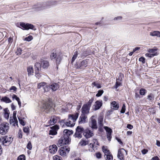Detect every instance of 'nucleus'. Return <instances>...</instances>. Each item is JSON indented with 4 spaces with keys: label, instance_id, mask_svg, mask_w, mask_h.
I'll use <instances>...</instances> for the list:
<instances>
[{
    "label": "nucleus",
    "instance_id": "57",
    "mask_svg": "<svg viewBox=\"0 0 160 160\" xmlns=\"http://www.w3.org/2000/svg\"><path fill=\"white\" fill-rule=\"evenodd\" d=\"M96 156L97 158H101V154L100 152H98L96 153Z\"/></svg>",
    "mask_w": 160,
    "mask_h": 160
},
{
    "label": "nucleus",
    "instance_id": "9",
    "mask_svg": "<svg viewBox=\"0 0 160 160\" xmlns=\"http://www.w3.org/2000/svg\"><path fill=\"white\" fill-rule=\"evenodd\" d=\"M38 89L42 88L44 92H48L49 90V86L44 82H42L38 84Z\"/></svg>",
    "mask_w": 160,
    "mask_h": 160
},
{
    "label": "nucleus",
    "instance_id": "19",
    "mask_svg": "<svg viewBox=\"0 0 160 160\" xmlns=\"http://www.w3.org/2000/svg\"><path fill=\"white\" fill-rule=\"evenodd\" d=\"M59 83H53L49 86V90L51 89L52 91H56L59 88Z\"/></svg>",
    "mask_w": 160,
    "mask_h": 160
},
{
    "label": "nucleus",
    "instance_id": "35",
    "mask_svg": "<svg viewBox=\"0 0 160 160\" xmlns=\"http://www.w3.org/2000/svg\"><path fill=\"white\" fill-rule=\"evenodd\" d=\"M104 157L106 160H113V156L110 153L104 155Z\"/></svg>",
    "mask_w": 160,
    "mask_h": 160
},
{
    "label": "nucleus",
    "instance_id": "24",
    "mask_svg": "<svg viewBox=\"0 0 160 160\" xmlns=\"http://www.w3.org/2000/svg\"><path fill=\"white\" fill-rule=\"evenodd\" d=\"M9 121L11 124H12L13 126H15L16 125L18 126V121L17 118L11 117Z\"/></svg>",
    "mask_w": 160,
    "mask_h": 160
},
{
    "label": "nucleus",
    "instance_id": "2",
    "mask_svg": "<svg viewBox=\"0 0 160 160\" xmlns=\"http://www.w3.org/2000/svg\"><path fill=\"white\" fill-rule=\"evenodd\" d=\"M70 142V140L69 137H61L59 139L57 143V145L58 147L62 146L64 145L68 144Z\"/></svg>",
    "mask_w": 160,
    "mask_h": 160
},
{
    "label": "nucleus",
    "instance_id": "27",
    "mask_svg": "<svg viewBox=\"0 0 160 160\" xmlns=\"http://www.w3.org/2000/svg\"><path fill=\"white\" fill-rule=\"evenodd\" d=\"M41 66L43 68H47L49 66V62L46 60H42L41 62V63H40Z\"/></svg>",
    "mask_w": 160,
    "mask_h": 160
},
{
    "label": "nucleus",
    "instance_id": "12",
    "mask_svg": "<svg viewBox=\"0 0 160 160\" xmlns=\"http://www.w3.org/2000/svg\"><path fill=\"white\" fill-rule=\"evenodd\" d=\"M20 26L23 28V29L28 30L29 29H34V26L32 24L28 23L25 24L24 22H20Z\"/></svg>",
    "mask_w": 160,
    "mask_h": 160
},
{
    "label": "nucleus",
    "instance_id": "54",
    "mask_svg": "<svg viewBox=\"0 0 160 160\" xmlns=\"http://www.w3.org/2000/svg\"><path fill=\"white\" fill-rule=\"evenodd\" d=\"M22 50L21 48H19L18 49L17 51L16 52L17 55H20L21 54V52H22Z\"/></svg>",
    "mask_w": 160,
    "mask_h": 160
},
{
    "label": "nucleus",
    "instance_id": "59",
    "mask_svg": "<svg viewBox=\"0 0 160 160\" xmlns=\"http://www.w3.org/2000/svg\"><path fill=\"white\" fill-rule=\"evenodd\" d=\"M151 160H159V159L158 156H155L152 157Z\"/></svg>",
    "mask_w": 160,
    "mask_h": 160
},
{
    "label": "nucleus",
    "instance_id": "17",
    "mask_svg": "<svg viewBox=\"0 0 160 160\" xmlns=\"http://www.w3.org/2000/svg\"><path fill=\"white\" fill-rule=\"evenodd\" d=\"M104 129L106 130L107 132V136L108 140L110 141L111 138V133L112 132V130L110 128L105 126L104 127Z\"/></svg>",
    "mask_w": 160,
    "mask_h": 160
},
{
    "label": "nucleus",
    "instance_id": "14",
    "mask_svg": "<svg viewBox=\"0 0 160 160\" xmlns=\"http://www.w3.org/2000/svg\"><path fill=\"white\" fill-rule=\"evenodd\" d=\"M59 118L56 116H52L48 122V126L49 125H52L56 123L57 121H58Z\"/></svg>",
    "mask_w": 160,
    "mask_h": 160
},
{
    "label": "nucleus",
    "instance_id": "50",
    "mask_svg": "<svg viewBox=\"0 0 160 160\" xmlns=\"http://www.w3.org/2000/svg\"><path fill=\"white\" fill-rule=\"evenodd\" d=\"M53 160H61V158L58 156L55 155L53 157Z\"/></svg>",
    "mask_w": 160,
    "mask_h": 160
},
{
    "label": "nucleus",
    "instance_id": "36",
    "mask_svg": "<svg viewBox=\"0 0 160 160\" xmlns=\"http://www.w3.org/2000/svg\"><path fill=\"white\" fill-rule=\"evenodd\" d=\"M103 121V118L102 117H100L98 118V123L100 126L101 127L102 126Z\"/></svg>",
    "mask_w": 160,
    "mask_h": 160
},
{
    "label": "nucleus",
    "instance_id": "58",
    "mask_svg": "<svg viewBox=\"0 0 160 160\" xmlns=\"http://www.w3.org/2000/svg\"><path fill=\"white\" fill-rule=\"evenodd\" d=\"M127 127L130 129H131L133 128V126L130 124H128L127 125Z\"/></svg>",
    "mask_w": 160,
    "mask_h": 160
},
{
    "label": "nucleus",
    "instance_id": "44",
    "mask_svg": "<svg viewBox=\"0 0 160 160\" xmlns=\"http://www.w3.org/2000/svg\"><path fill=\"white\" fill-rule=\"evenodd\" d=\"M103 90H99L98 91V93L96 94V96H97V97H100L102 95V94H103Z\"/></svg>",
    "mask_w": 160,
    "mask_h": 160
},
{
    "label": "nucleus",
    "instance_id": "1",
    "mask_svg": "<svg viewBox=\"0 0 160 160\" xmlns=\"http://www.w3.org/2000/svg\"><path fill=\"white\" fill-rule=\"evenodd\" d=\"M9 129V124L8 123H3L0 125V133L2 135H5L8 131Z\"/></svg>",
    "mask_w": 160,
    "mask_h": 160
},
{
    "label": "nucleus",
    "instance_id": "26",
    "mask_svg": "<svg viewBox=\"0 0 160 160\" xmlns=\"http://www.w3.org/2000/svg\"><path fill=\"white\" fill-rule=\"evenodd\" d=\"M111 106L113 109L115 110H118L119 107V104L115 101L111 102Z\"/></svg>",
    "mask_w": 160,
    "mask_h": 160
},
{
    "label": "nucleus",
    "instance_id": "34",
    "mask_svg": "<svg viewBox=\"0 0 160 160\" xmlns=\"http://www.w3.org/2000/svg\"><path fill=\"white\" fill-rule=\"evenodd\" d=\"M102 150L103 152L104 153V155L110 153V151L106 147L104 146H103L102 147Z\"/></svg>",
    "mask_w": 160,
    "mask_h": 160
},
{
    "label": "nucleus",
    "instance_id": "55",
    "mask_svg": "<svg viewBox=\"0 0 160 160\" xmlns=\"http://www.w3.org/2000/svg\"><path fill=\"white\" fill-rule=\"evenodd\" d=\"M12 98L13 99H15L17 101H18L19 99H20L18 97H17V96L15 94L13 95Z\"/></svg>",
    "mask_w": 160,
    "mask_h": 160
},
{
    "label": "nucleus",
    "instance_id": "15",
    "mask_svg": "<svg viewBox=\"0 0 160 160\" xmlns=\"http://www.w3.org/2000/svg\"><path fill=\"white\" fill-rule=\"evenodd\" d=\"M52 104L51 102H46L43 106V108L46 110V112L48 113L52 109Z\"/></svg>",
    "mask_w": 160,
    "mask_h": 160
},
{
    "label": "nucleus",
    "instance_id": "62",
    "mask_svg": "<svg viewBox=\"0 0 160 160\" xmlns=\"http://www.w3.org/2000/svg\"><path fill=\"white\" fill-rule=\"evenodd\" d=\"M95 87L98 88H101V86L100 84L98 83H97L96 84H95Z\"/></svg>",
    "mask_w": 160,
    "mask_h": 160
},
{
    "label": "nucleus",
    "instance_id": "43",
    "mask_svg": "<svg viewBox=\"0 0 160 160\" xmlns=\"http://www.w3.org/2000/svg\"><path fill=\"white\" fill-rule=\"evenodd\" d=\"M33 39L31 35L29 36L28 37L25 38L24 40L28 42H29L32 40Z\"/></svg>",
    "mask_w": 160,
    "mask_h": 160
},
{
    "label": "nucleus",
    "instance_id": "52",
    "mask_svg": "<svg viewBox=\"0 0 160 160\" xmlns=\"http://www.w3.org/2000/svg\"><path fill=\"white\" fill-rule=\"evenodd\" d=\"M17 88L15 86H12L9 88V91H12V92H13L14 91H16L17 90Z\"/></svg>",
    "mask_w": 160,
    "mask_h": 160
},
{
    "label": "nucleus",
    "instance_id": "22",
    "mask_svg": "<svg viewBox=\"0 0 160 160\" xmlns=\"http://www.w3.org/2000/svg\"><path fill=\"white\" fill-rule=\"evenodd\" d=\"M90 109V107L87 105L84 104L82 108V114H87L88 113Z\"/></svg>",
    "mask_w": 160,
    "mask_h": 160
},
{
    "label": "nucleus",
    "instance_id": "53",
    "mask_svg": "<svg viewBox=\"0 0 160 160\" xmlns=\"http://www.w3.org/2000/svg\"><path fill=\"white\" fill-rule=\"evenodd\" d=\"M139 61L143 63H145V59L143 57L140 58L139 59Z\"/></svg>",
    "mask_w": 160,
    "mask_h": 160
},
{
    "label": "nucleus",
    "instance_id": "60",
    "mask_svg": "<svg viewBox=\"0 0 160 160\" xmlns=\"http://www.w3.org/2000/svg\"><path fill=\"white\" fill-rule=\"evenodd\" d=\"M36 9H37V10H41L43 8V7H42V6H38L36 8H35Z\"/></svg>",
    "mask_w": 160,
    "mask_h": 160
},
{
    "label": "nucleus",
    "instance_id": "30",
    "mask_svg": "<svg viewBox=\"0 0 160 160\" xmlns=\"http://www.w3.org/2000/svg\"><path fill=\"white\" fill-rule=\"evenodd\" d=\"M27 72L28 75H32L34 73L33 69L32 67L30 66L27 68Z\"/></svg>",
    "mask_w": 160,
    "mask_h": 160
},
{
    "label": "nucleus",
    "instance_id": "49",
    "mask_svg": "<svg viewBox=\"0 0 160 160\" xmlns=\"http://www.w3.org/2000/svg\"><path fill=\"white\" fill-rule=\"evenodd\" d=\"M93 102V99H91L90 100H89L88 102V103H87L86 104H85V105H87L90 108V107L91 106V105Z\"/></svg>",
    "mask_w": 160,
    "mask_h": 160
},
{
    "label": "nucleus",
    "instance_id": "63",
    "mask_svg": "<svg viewBox=\"0 0 160 160\" xmlns=\"http://www.w3.org/2000/svg\"><path fill=\"white\" fill-rule=\"evenodd\" d=\"M135 97L137 98H140V96L138 94V93H135Z\"/></svg>",
    "mask_w": 160,
    "mask_h": 160
},
{
    "label": "nucleus",
    "instance_id": "47",
    "mask_svg": "<svg viewBox=\"0 0 160 160\" xmlns=\"http://www.w3.org/2000/svg\"><path fill=\"white\" fill-rule=\"evenodd\" d=\"M18 137L21 138L22 137V132L21 129H19L18 134Z\"/></svg>",
    "mask_w": 160,
    "mask_h": 160
},
{
    "label": "nucleus",
    "instance_id": "46",
    "mask_svg": "<svg viewBox=\"0 0 160 160\" xmlns=\"http://www.w3.org/2000/svg\"><path fill=\"white\" fill-rule=\"evenodd\" d=\"M27 148L29 150H31L32 149V145L31 142L30 141L28 143L27 146Z\"/></svg>",
    "mask_w": 160,
    "mask_h": 160
},
{
    "label": "nucleus",
    "instance_id": "45",
    "mask_svg": "<svg viewBox=\"0 0 160 160\" xmlns=\"http://www.w3.org/2000/svg\"><path fill=\"white\" fill-rule=\"evenodd\" d=\"M18 117L19 122L20 124L23 126L25 125V122L20 117H18Z\"/></svg>",
    "mask_w": 160,
    "mask_h": 160
},
{
    "label": "nucleus",
    "instance_id": "28",
    "mask_svg": "<svg viewBox=\"0 0 160 160\" xmlns=\"http://www.w3.org/2000/svg\"><path fill=\"white\" fill-rule=\"evenodd\" d=\"M150 35L151 36L158 37H160V32L158 31H154L150 32Z\"/></svg>",
    "mask_w": 160,
    "mask_h": 160
},
{
    "label": "nucleus",
    "instance_id": "4",
    "mask_svg": "<svg viewBox=\"0 0 160 160\" xmlns=\"http://www.w3.org/2000/svg\"><path fill=\"white\" fill-rule=\"evenodd\" d=\"M157 49L149 48L147 50L148 53H146L145 56L146 57L149 58H152L155 56L157 55Z\"/></svg>",
    "mask_w": 160,
    "mask_h": 160
},
{
    "label": "nucleus",
    "instance_id": "6",
    "mask_svg": "<svg viewBox=\"0 0 160 160\" xmlns=\"http://www.w3.org/2000/svg\"><path fill=\"white\" fill-rule=\"evenodd\" d=\"M127 154L126 151L123 148L118 150L117 157L120 160H124V155Z\"/></svg>",
    "mask_w": 160,
    "mask_h": 160
},
{
    "label": "nucleus",
    "instance_id": "40",
    "mask_svg": "<svg viewBox=\"0 0 160 160\" xmlns=\"http://www.w3.org/2000/svg\"><path fill=\"white\" fill-rule=\"evenodd\" d=\"M146 92V91L145 89L142 88L140 89L139 93L141 95H144Z\"/></svg>",
    "mask_w": 160,
    "mask_h": 160
},
{
    "label": "nucleus",
    "instance_id": "25",
    "mask_svg": "<svg viewBox=\"0 0 160 160\" xmlns=\"http://www.w3.org/2000/svg\"><path fill=\"white\" fill-rule=\"evenodd\" d=\"M41 65L39 62H37L35 63L34 65L35 73L38 74L39 73L41 69Z\"/></svg>",
    "mask_w": 160,
    "mask_h": 160
},
{
    "label": "nucleus",
    "instance_id": "11",
    "mask_svg": "<svg viewBox=\"0 0 160 160\" xmlns=\"http://www.w3.org/2000/svg\"><path fill=\"white\" fill-rule=\"evenodd\" d=\"M0 140L3 144L7 145V144H9L10 143L11 138L10 137L6 136L1 138Z\"/></svg>",
    "mask_w": 160,
    "mask_h": 160
},
{
    "label": "nucleus",
    "instance_id": "21",
    "mask_svg": "<svg viewBox=\"0 0 160 160\" xmlns=\"http://www.w3.org/2000/svg\"><path fill=\"white\" fill-rule=\"evenodd\" d=\"M102 105V101H97L95 102L94 105V110H97L99 109Z\"/></svg>",
    "mask_w": 160,
    "mask_h": 160
},
{
    "label": "nucleus",
    "instance_id": "39",
    "mask_svg": "<svg viewBox=\"0 0 160 160\" xmlns=\"http://www.w3.org/2000/svg\"><path fill=\"white\" fill-rule=\"evenodd\" d=\"M148 99H149L150 101H152L154 99V97L153 94L150 93L148 96Z\"/></svg>",
    "mask_w": 160,
    "mask_h": 160
},
{
    "label": "nucleus",
    "instance_id": "20",
    "mask_svg": "<svg viewBox=\"0 0 160 160\" xmlns=\"http://www.w3.org/2000/svg\"><path fill=\"white\" fill-rule=\"evenodd\" d=\"M58 126L55 125L52 127L51 130L49 131V135H55L57 134V130L59 129Z\"/></svg>",
    "mask_w": 160,
    "mask_h": 160
},
{
    "label": "nucleus",
    "instance_id": "51",
    "mask_svg": "<svg viewBox=\"0 0 160 160\" xmlns=\"http://www.w3.org/2000/svg\"><path fill=\"white\" fill-rule=\"evenodd\" d=\"M28 127H24L23 129V132L26 133H29V130H28Z\"/></svg>",
    "mask_w": 160,
    "mask_h": 160
},
{
    "label": "nucleus",
    "instance_id": "16",
    "mask_svg": "<svg viewBox=\"0 0 160 160\" xmlns=\"http://www.w3.org/2000/svg\"><path fill=\"white\" fill-rule=\"evenodd\" d=\"M88 63L86 60H84L82 61L79 63L78 64L77 68L80 69L84 68L87 66Z\"/></svg>",
    "mask_w": 160,
    "mask_h": 160
},
{
    "label": "nucleus",
    "instance_id": "10",
    "mask_svg": "<svg viewBox=\"0 0 160 160\" xmlns=\"http://www.w3.org/2000/svg\"><path fill=\"white\" fill-rule=\"evenodd\" d=\"M51 58L52 60H54L56 61L57 64L60 63L61 61V57L59 55H56V53L53 52L51 54Z\"/></svg>",
    "mask_w": 160,
    "mask_h": 160
},
{
    "label": "nucleus",
    "instance_id": "32",
    "mask_svg": "<svg viewBox=\"0 0 160 160\" xmlns=\"http://www.w3.org/2000/svg\"><path fill=\"white\" fill-rule=\"evenodd\" d=\"M119 77L118 78V79H117L116 84L114 86V88L116 89H117V88L119 86H120L121 84V79H119Z\"/></svg>",
    "mask_w": 160,
    "mask_h": 160
},
{
    "label": "nucleus",
    "instance_id": "38",
    "mask_svg": "<svg viewBox=\"0 0 160 160\" xmlns=\"http://www.w3.org/2000/svg\"><path fill=\"white\" fill-rule=\"evenodd\" d=\"M78 53L77 51L75 52L74 53V55H73L72 59V63L76 58L77 57Z\"/></svg>",
    "mask_w": 160,
    "mask_h": 160
},
{
    "label": "nucleus",
    "instance_id": "61",
    "mask_svg": "<svg viewBox=\"0 0 160 160\" xmlns=\"http://www.w3.org/2000/svg\"><path fill=\"white\" fill-rule=\"evenodd\" d=\"M122 19V17L119 16L118 17H115L114 18V20H121Z\"/></svg>",
    "mask_w": 160,
    "mask_h": 160
},
{
    "label": "nucleus",
    "instance_id": "42",
    "mask_svg": "<svg viewBox=\"0 0 160 160\" xmlns=\"http://www.w3.org/2000/svg\"><path fill=\"white\" fill-rule=\"evenodd\" d=\"M25 156L23 154L20 155L17 158V160H25Z\"/></svg>",
    "mask_w": 160,
    "mask_h": 160
},
{
    "label": "nucleus",
    "instance_id": "41",
    "mask_svg": "<svg viewBox=\"0 0 160 160\" xmlns=\"http://www.w3.org/2000/svg\"><path fill=\"white\" fill-rule=\"evenodd\" d=\"M9 111H5L4 114V117L5 118L8 119L9 118V113L8 112Z\"/></svg>",
    "mask_w": 160,
    "mask_h": 160
},
{
    "label": "nucleus",
    "instance_id": "18",
    "mask_svg": "<svg viewBox=\"0 0 160 160\" xmlns=\"http://www.w3.org/2000/svg\"><path fill=\"white\" fill-rule=\"evenodd\" d=\"M87 117L85 114H82L80 116L79 120V123L80 124L84 123L87 122Z\"/></svg>",
    "mask_w": 160,
    "mask_h": 160
},
{
    "label": "nucleus",
    "instance_id": "8",
    "mask_svg": "<svg viewBox=\"0 0 160 160\" xmlns=\"http://www.w3.org/2000/svg\"><path fill=\"white\" fill-rule=\"evenodd\" d=\"M79 115V113L78 112L75 113L74 114H69L68 116V120L72 122H73V123L75 124V122L77 120Z\"/></svg>",
    "mask_w": 160,
    "mask_h": 160
},
{
    "label": "nucleus",
    "instance_id": "13",
    "mask_svg": "<svg viewBox=\"0 0 160 160\" xmlns=\"http://www.w3.org/2000/svg\"><path fill=\"white\" fill-rule=\"evenodd\" d=\"M83 135L86 138H88L94 136V133L92 131L87 128L84 131Z\"/></svg>",
    "mask_w": 160,
    "mask_h": 160
},
{
    "label": "nucleus",
    "instance_id": "56",
    "mask_svg": "<svg viewBox=\"0 0 160 160\" xmlns=\"http://www.w3.org/2000/svg\"><path fill=\"white\" fill-rule=\"evenodd\" d=\"M148 151V150L147 149H144L142 150L141 152L144 155L146 154Z\"/></svg>",
    "mask_w": 160,
    "mask_h": 160
},
{
    "label": "nucleus",
    "instance_id": "37",
    "mask_svg": "<svg viewBox=\"0 0 160 160\" xmlns=\"http://www.w3.org/2000/svg\"><path fill=\"white\" fill-rule=\"evenodd\" d=\"M65 123L66 126L68 127H72L74 125V124L73 123V122H72L68 120L66 123L65 122Z\"/></svg>",
    "mask_w": 160,
    "mask_h": 160
},
{
    "label": "nucleus",
    "instance_id": "33",
    "mask_svg": "<svg viewBox=\"0 0 160 160\" xmlns=\"http://www.w3.org/2000/svg\"><path fill=\"white\" fill-rule=\"evenodd\" d=\"M89 143V142L88 140L82 139L79 143V144L80 146H86Z\"/></svg>",
    "mask_w": 160,
    "mask_h": 160
},
{
    "label": "nucleus",
    "instance_id": "5",
    "mask_svg": "<svg viewBox=\"0 0 160 160\" xmlns=\"http://www.w3.org/2000/svg\"><path fill=\"white\" fill-rule=\"evenodd\" d=\"M70 150V148L66 147H61L59 151L60 155L62 156H65Z\"/></svg>",
    "mask_w": 160,
    "mask_h": 160
},
{
    "label": "nucleus",
    "instance_id": "64",
    "mask_svg": "<svg viewBox=\"0 0 160 160\" xmlns=\"http://www.w3.org/2000/svg\"><path fill=\"white\" fill-rule=\"evenodd\" d=\"M12 109V110H14L16 109V107L14 105L13 103H12L11 105Z\"/></svg>",
    "mask_w": 160,
    "mask_h": 160
},
{
    "label": "nucleus",
    "instance_id": "7",
    "mask_svg": "<svg viewBox=\"0 0 160 160\" xmlns=\"http://www.w3.org/2000/svg\"><path fill=\"white\" fill-rule=\"evenodd\" d=\"M94 116H92L91 121L89 122V125L92 129H96L98 128V126L97 121L94 119Z\"/></svg>",
    "mask_w": 160,
    "mask_h": 160
},
{
    "label": "nucleus",
    "instance_id": "48",
    "mask_svg": "<svg viewBox=\"0 0 160 160\" xmlns=\"http://www.w3.org/2000/svg\"><path fill=\"white\" fill-rule=\"evenodd\" d=\"M126 110V106L124 104H123L120 112L123 113L125 112Z\"/></svg>",
    "mask_w": 160,
    "mask_h": 160
},
{
    "label": "nucleus",
    "instance_id": "31",
    "mask_svg": "<svg viewBox=\"0 0 160 160\" xmlns=\"http://www.w3.org/2000/svg\"><path fill=\"white\" fill-rule=\"evenodd\" d=\"M1 101L5 102L6 103H9L12 102L10 98L7 97L5 96L2 97L1 99Z\"/></svg>",
    "mask_w": 160,
    "mask_h": 160
},
{
    "label": "nucleus",
    "instance_id": "23",
    "mask_svg": "<svg viewBox=\"0 0 160 160\" xmlns=\"http://www.w3.org/2000/svg\"><path fill=\"white\" fill-rule=\"evenodd\" d=\"M57 149L58 148L55 145L53 144L49 147V152L51 153L54 154L57 151Z\"/></svg>",
    "mask_w": 160,
    "mask_h": 160
},
{
    "label": "nucleus",
    "instance_id": "3",
    "mask_svg": "<svg viewBox=\"0 0 160 160\" xmlns=\"http://www.w3.org/2000/svg\"><path fill=\"white\" fill-rule=\"evenodd\" d=\"M76 130V131L74 135V136L75 138H81L82 137V134L84 131V128L81 126H78L77 127Z\"/></svg>",
    "mask_w": 160,
    "mask_h": 160
},
{
    "label": "nucleus",
    "instance_id": "29",
    "mask_svg": "<svg viewBox=\"0 0 160 160\" xmlns=\"http://www.w3.org/2000/svg\"><path fill=\"white\" fill-rule=\"evenodd\" d=\"M73 131L72 130H69L68 129H65L64 130L63 133L64 134V136L66 137H68V136H70L73 133Z\"/></svg>",
    "mask_w": 160,
    "mask_h": 160
}]
</instances>
